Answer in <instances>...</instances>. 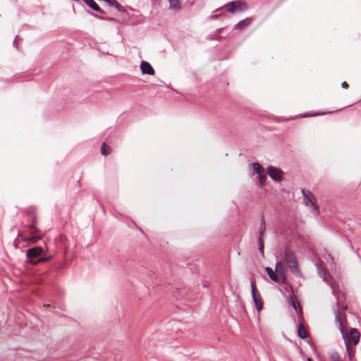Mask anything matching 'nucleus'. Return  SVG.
<instances>
[{
	"label": "nucleus",
	"mask_w": 361,
	"mask_h": 361,
	"mask_svg": "<svg viewBox=\"0 0 361 361\" xmlns=\"http://www.w3.org/2000/svg\"><path fill=\"white\" fill-rule=\"evenodd\" d=\"M336 322L338 323L339 330L342 334L343 338L344 339V336H347L348 339L350 340V343L352 345H355L358 344L360 338V334L359 331L356 328L350 329L349 333H346V331L343 325L341 313L339 308H337L334 310Z\"/></svg>",
	"instance_id": "nucleus-1"
},
{
	"label": "nucleus",
	"mask_w": 361,
	"mask_h": 361,
	"mask_svg": "<svg viewBox=\"0 0 361 361\" xmlns=\"http://www.w3.org/2000/svg\"><path fill=\"white\" fill-rule=\"evenodd\" d=\"M248 8V5L243 0H236L228 2L224 6L216 8L215 11H214V13L225 10L231 14H235L237 13L244 12L247 11Z\"/></svg>",
	"instance_id": "nucleus-2"
},
{
	"label": "nucleus",
	"mask_w": 361,
	"mask_h": 361,
	"mask_svg": "<svg viewBox=\"0 0 361 361\" xmlns=\"http://www.w3.org/2000/svg\"><path fill=\"white\" fill-rule=\"evenodd\" d=\"M284 257L285 262L288 266L292 274L295 276H298L300 270L297 257L293 251L289 247H286L284 249Z\"/></svg>",
	"instance_id": "nucleus-3"
},
{
	"label": "nucleus",
	"mask_w": 361,
	"mask_h": 361,
	"mask_svg": "<svg viewBox=\"0 0 361 361\" xmlns=\"http://www.w3.org/2000/svg\"><path fill=\"white\" fill-rule=\"evenodd\" d=\"M47 250L41 246H35L27 249L25 252V256L27 259V262L33 266L38 265V263H37L38 258L45 254Z\"/></svg>",
	"instance_id": "nucleus-4"
},
{
	"label": "nucleus",
	"mask_w": 361,
	"mask_h": 361,
	"mask_svg": "<svg viewBox=\"0 0 361 361\" xmlns=\"http://www.w3.org/2000/svg\"><path fill=\"white\" fill-rule=\"evenodd\" d=\"M251 286V295L253 302L255 305V308L257 311H261L263 309V301L259 292L258 291L255 279H252L250 281Z\"/></svg>",
	"instance_id": "nucleus-5"
},
{
	"label": "nucleus",
	"mask_w": 361,
	"mask_h": 361,
	"mask_svg": "<svg viewBox=\"0 0 361 361\" xmlns=\"http://www.w3.org/2000/svg\"><path fill=\"white\" fill-rule=\"evenodd\" d=\"M302 194L304 198V202L307 206L311 205L314 212H319V207L317 205L316 200L313 194L310 191L305 189L302 190Z\"/></svg>",
	"instance_id": "nucleus-6"
},
{
	"label": "nucleus",
	"mask_w": 361,
	"mask_h": 361,
	"mask_svg": "<svg viewBox=\"0 0 361 361\" xmlns=\"http://www.w3.org/2000/svg\"><path fill=\"white\" fill-rule=\"evenodd\" d=\"M28 214L30 216V224L28 226V231L30 234H37L39 232V228L36 226L37 216L35 214V209L33 207H30L27 211Z\"/></svg>",
	"instance_id": "nucleus-7"
},
{
	"label": "nucleus",
	"mask_w": 361,
	"mask_h": 361,
	"mask_svg": "<svg viewBox=\"0 0 361 361\" xmlns=\"http://www.w3.org/2000/svg\"><path fill=\"white\" fill-rule=\"evenodd\" d=\"M267 173L269 177L276 182L281 180L283 172L280 169L274 166H269L267 169Z\"/></svg>",
	"instance_id": "nucleus-8"
},
{
	"label": "nucleus",
	"mask_w": 361,
	"mask_h": 361,
	"mask_svg": "<svg viewBox=\"0 0 361 361\" xmlns=\"http://www.w3.org/2000/svg\"><path fill=\"white\" fill-rule=\"evenodd\" d=\"M254 20L253 17H247L236 23L233 27V30H245L252 24Z\"/></svg>",
	"instance_id": "nucleus-9"
},
{
	"label": "nucleus",
	"mask_w": 361,
	"mask_h": 361,
	"mask_svg": "<svg viewBox=\"0 0 361 361\" xmlns=\"http://www.w3.org/2000/svg\"><path fill=\"white\" fill-rule=\"evenodd\" d=\"M344 342H345V348L347 350L348 358L350 361H353V359L355 353V350L351 345L350 340L348 339V338L346 335L344 336Z\"/></svg>",
	"instance_id": "nucleus-10"
},
{
	"label": "nucleus",
	"mask_w": 361,
	"mask_h": 361,
	"mask_svg": "<svg viewBox=\"0 0 361 361\" xmlns=\"http://www.w3.org/2000/svg\"><path fill=\"white\" fill-rule=\"evenodd\" d=\"M140 69L142 71V74L153 75L155 73V71L152 65L149 62L145 61H142L140 63Z\"/></svg>",
	"instance_id": "nucleus-11"
},
{
	"label": "nucleus",
	"mask_w": 361,
	"mask_h": 361,
	"mask_svg": "<svg viewBox=\"0 0 361 361\" xmlns=\"http://www.w3.org/2000/svg\"><path fill=\"white\" fill-rule=\"evenodd\" d=\"M32 236H30V237H27V236H25L23 235H21V234H18V239H20L21 240H23L25 242H28V243H37V241H39L41 238H42V236H38V235H35V234H32Z\"/></svg>",
	"instance_id": "nucleus-12"
},
{
	"label": "nucleus",
	"mask_w": 361,
	"mask_h": 361,
	"mask_svg": "<svg viewBox=\"0 0 361 361\" xmlns=\"http://www.w3.org/2000/svg\"><path fill=\"white\" fill-rule=\"evenodd\" d=\"M265 271L269 275V278L274 282H279L281 279L280 275L276 274L269 267L265 268Z\"/></svg>",
	"instance_id": "nucleus-13"
},
{
	"label": "nucleus",
	"mask_w": 361,
	"mask_h": 361,
	"mask_svg": "<svg viewBox=\"0 0 361 361\" xmlns=\"http://www.w3.org/2000/svg\"><path fill=\"white\" fill-rule=\"evenodd\" d=\"M298 336L302 339H305L308 336L307 331H306L302 323H300L298 326Z\"/></svg>",
	"instance_id": "nucleus-14"
},
{
	"label": "nucleus",
	"mask_w": 361,
	"mask_h": 361,
	"mask_svg": "<svg viewBox=\"0 0 361 361\" xmlns=\"http://www.w3.org/2000/svg\"><path fill=\"white\" fill-rule=\"evenodd\" d=\"M291 305L295 309L297 314H298L300 319H303L302 307L300 304L297 305V303L293 298H291Z\"/></svg>",
	"instance_id": "nucleus-15"
},
{
	"label": "nucleus",
	"mask_w": 361,
	"mask_h": 361,
	"mask_svg": "<svg viewBox=\"0 0 361 361\" xmlns=\"http://www.w3.org/2000/svg\"><path fill=\"white\" fill-rule=\"evenodd\" d=\"M283 263V261L278 262L276 264V271L278 272V274L281 277L283 283L286 282V276L284 274L283 268L281 266V264Z\"/></svg>",
	"instance_id": "nucleus-16"
},
{
	"label": "nucleus",
	"mask_w": 361,
	"mask_h": 361,
	"mask_svg": "<svg viewBox=\"0 0 361 361\" xmlns=\"http://www.w3.org/2000/svg\"><path fill=\"white\" fill-rule=\"evenodd\" d=\"M224 28H219L216 29L213 33H210L207 36V40H214V39H219V35L222 32Z\"/></svg>",
	"instance_id": "nucleus-17"
},
{
	"label": "nucleus",
	"mask_w": 361,
	"mask_h": 361,
	"mask_svg": "<svg viewBox=\"0 0 361 361\" xmlns=\"http://www.w3.org/2000/svg\"><path fill=\"white\" fill-rule=\"evenodd\" d=\"M266 228H267L266 221H265V219H264V214H262V215H261L260 226H259L258 234H259L260 235H264V234L265 233V231H266Z\"/></svg>",
	"instance_id": "nucleus-18"
},
{
	"label": "nucleus",
	"mask_w": 361,
	"mask_h": 361,
	"mask_svg": "<svg viewBox=\"0 0 361 361\" xmlns=\"http://www.w3.org/2000/svg\"><path fill=\"white\" fill-rule=\"evenodd\" d=\"M53 258V255H45V254H44L41 255L40 257L38 258L37 263H38V264H43L51 260Z\"/></svg>",
	"instance_id": "nucleus-19"
},
{
	"label": "nucleus",
	"mask_w": 361,
	"mask_h": 361,
	"mask_svg": "<svg viewBox=\"0 0 361 361\" xmlns=\"http://www.w3.org/2000/svg\"><path fill=\"white\" fill-rule=\"evenodd\" d=\"M169 2V8L173 10H180V3L179 0H168Z\"/></svg>",
	"instance_id": "nucleus-20"
},
{
	"label": "nucleus",
	"mask_w": 361,
	"mask_h": 361,
	"mask_svg": "<svg viewBox=\"0 0 361 361\" xmlns=\"http://www.w3.org/2000/svg\"><path fill=\"white\" fill-rule=\"evenodd\" d=\"M252 166L254 173H256L257 175H259V173H261L263 171H264V169L259 163H257V162L252 163Z\"/></svg>",
	"instance_id": "nucleus-21"
},
{
	"label": "nucleus",
	"mask_w": 361,
	"mask_h": 361,
	"mask_svg": "<svg viewBox=\"0 0 361 361\" xmlns=\"http://www.w3.org/2000/svg\"><path fill=\"white\" fill-rule=\"evenodd\" d=\"M91 9L95 11L99 6L94 0H82Z\"/></svg>",
	"instance_id": "nucleus-22"
},
{
	"label": "nucleus",
	"mask_w": 361,
	"mask_h": 361,
	"mask_svg": "<svg viewBox=\"0 0 361 361\" xmlns=\"http://www.w3.org/2000/svg\"><path fill=\"white\" fill-rule=\"evenodd\" d=\"M101 154L102 155L106 156L110 153L111 148L107 146L106 142H103L101 146Z\"/></svg>",
	"instance_id": "nucleus-23"
},
{
	"label": "nucleus",
	"mask_w": 361,
	"mask_h": 361,
	"mask_svg": "<svg viewBox=\"0 0 361 361\" xmlns=\"http://www.w3.org/2000/svg\"><path fill=\"white\" fill-rule=\"evenodd\" d=\"M258 178L260 185L263 186L265 184L266 180L267 179V175L265 174L264 171H263L261 173H259Z\"/></svg>",
	"instance_id": "nucleus-24"
},
{
	"label": "nucleus",
	"mask_w": 361,
	"mask_h": 361,
	"mask_svg": "<svg viewBox=\"0 0 361 361\" xmlns=\"http://www.w3.org/2000/svg\"><path fill=\"white\" fill-rule=\"evenodd\" d=\"M92 15L93 16H94L95 18H97L100 20H107V21H110V22H115L116 20L114 18H111V17H102V16H98L97 14H94L92 13Z\"/></svg>",
	"instance_id": "nucleus-25"
},
{
	"label": "nucleus",
	"mask_w": 361,
	"mask_h": 361,
	"mask_svg": "<svg viewBox=\"0 0 361 361\" xmlns=\"http://www.w3.org/2000/svg\"><path fill=\"white\" fill-rule=\"evenodd\" d=\"M330 359H331V361H343V360L340 357L339 354L336 352L333 353L330 355Z\"/></svg>",
	"instance_id": "nucleus-26"
},
{
	"label": "nucleus",
	"mask_w": 361,
	"mask_h": 361,
	"mask_svg": "<svg viewBox=\"0 0 361 361\" xmlns=\"http://www.w3.org/2000/svg\"><path fill=\"white\" fill-rule=\"evenodd\" d=\"M116 10L121 13H126V10L125 8V7L123 6H122L121 4H119L118 2L116 3V6H114Z\"/></svg>",
	"instance_id": "nucleus-27"
},
{
	"label": "nucleus",
	"mask_w": 361,
	"mask_h": 361,
	"mask_svg": "<svg viewBox=\"0 0 361 361\" xmlns=\"http://www.w3.org/2000/svg\"><path fill=\"white\" fill-rule=\"evenodd\" d=\"M310 348H312L314 354L317 356V358H319V361H322V360L319 358V354L317 350L316 346L314 344L310 343Z\"/></svg>",
	"instance_id": "nucleus-28"
},
{
	"label": "nucleus",
	"mask_w": 361,
	"mask_h": 361,
	"mask_svg": "<svg viewBox=\"0 0 361 361\" xmlns=\"http://www.w3.org/2000/svg\"><path fill=\"white\" fill-rule=\"evenodd\" d=\"M106 2L110 6L114 7L118 2L116 0H106L104 1Z\"/></svg>",
	"instance_id": "nucleus-29"
},
{
	"label": "nucleus",
	"mask_w": 361,
	"mask_h": 361,
	"mask_svg": "<svg viewBox=\"0 0 361 361\" xmlns=\"http://www.w3.org/2000/svg\"><path fill=\"white\" fill-rule=\"evenodd\" d=\"M257 243H258V245H263L264 244L263 235H260L259 234V235L257 237Z\"/></svg>",
	"instance_id": "nucleus-30"
},
{
	"label": "nucleus",
	"mask_w": 361,
	"mask_h": 361,
	"mask_svg": "<svg viewBox=\"0 0 361 361\" xmlns=\"http://www.w3.org/2000/svg\"><path fill=\"white\" fill-rule=\"evenodd\" d=\"M219 16H220V14L219 15L212 14L208 17V20H216L219 17Z\"/></svg>",
	"instance_id": "nucleus-31"
},
{
	"label": "nucleus",
	"mask_w": 361,
	"mask_h": 361,
	"mask_svg": "<svg viewBox=\"0 0 361 361\" xmlns=\"http://www.w3.org/2000/svg\"><path fill=\"white\" fill-rule=\"evenodd\" d=\"M259 246V250L261 252L262 255L264 256V245H258Z\"/></svg>",
	"instance_id": "nucleus-32"
},
{
	"label": "nucleus",
	"mask_w": 361,
	"mask_h": 361,
	"mask_svg": "<svg viewBox=\"0 0 361 361\" xmlns=\"http://www.w3.org/2000/svg\"><path fill=\"white\" fill-rule=\"evenodd\" d=\"M18 39H19V37H18V35H17V36L16 37V38L14 39L13 42V45L16 48H17V49H18V43H17V41H18Z\"/></svg>",
	"instance_id": "nucleus-33"
},
{
	"label": "nucleus",
	"mask_w": 361,
	"mask_h": 361,
	"mask_svg": "<svg viewBox=\"0 0 361 361\" xmlns=\"http://www.w3.org/2000/svg\"><path fill=\"white\" fill-rule=\"evenodd\" d=\"M94 11H96V12H97V13H99L100 14H105L106 13L105 11L103 9H102L99 6H98L97 9H96Z\"/></svg>",
	"instance_id": "nucleus-34"
},
{
	"label": "nucleus",
	"mask_w": 361,
	"mask_h": 361,
	"mask_svg": "<svg viewBox=\"0 0 361 361\" xmlns=\"http://www.w3.org/2000/svg\"><path fill=\"white\" fill-rule=\"evenodd\" d=\"M332 293H333V295H336V300H337V305H338V304L340 302V298H339V296H338V295L336 294V291H335V290H334V289H333V292H332Z\"/></svg>",
	"instance_id": "nucleus-35"
},
{
	"label": "nucleus",
	"mask_w": 361,
	"mask_h": 361,
	"mask_svg": "<svg viewBox=\"0 0 361 361\" xmlns=\"http://www.w3.org/2000/svg\"><path fill=\"white\" fill-rule=\"evenodd\" d=\"M341 87L343 88L347 89V88H348L349 85L346 82L344 81L341 83Z\"/></svg>",
	"instance_id": "nucleus-36"
},
{
	"label": "nucleus",
	"mask_w": 361,
	"mask_h": 361,
	"mask_svg": "<svg viewBox=\"0 0 361 361\" xmlns=\"http://www.w3.org/2000/svg\"><path fill=\"white\" fill-rule=\"evenodd\" d=\"M192 77H193V78H194L197 81H198V80H199V79H198V76H197V73H196V72H193V73H192Z\"/></svg>",
	"instance_id": "nucleus-37"
},
{
	"label": "nucleus",
	"mask_w": 361,
	"mask_h": 361,
	"mask_svg": "<svg viewBox=\"0 0 361 361\" xmlns=\"http://www.w3.org/2000/svg\"><path fill=\"white\" fill-rule=\"evenodd\" d=\"M44 307H50V305H49V304H48V305H44Z\"/></svg>",
	"instance_id": "nucleus-38"
},
{
	"label": "nucleus",
	"mask_w": 361,
	"mask_h": 361,
	"mask_svg": "<svg viewBox=\"0 0 361 361\" xmlns=\"http://www.w3.org/2000/svg\"><path fill=\"white\" fill-rule=\"evenodd\" d=\"M307 361H312V358H310V357H308V358L307 359Z\"/></svg>",
	"instance_id": "nucleus-39"
},
{
	"label": "nucleus",
	"mask_w": 361,
	"mask_h": 361,
	"mask_svg": "<svg viewBox=\"0 0 361 361\" xmlns=\"http://www.w3.org/2000/svg\"><path fill=\"white\" fill-rule=\"evenodd\" d=\"M308 116H309V115H307V114H304V115H302V117H308Z\"/></svg>",
	"instance_id": "nucleus-40"
},
{
	"label": "nucleus",
	"mask_w": 361,
	"mask_h": 361,
	"mask_svg": "<svg viewBox=\"0 0 361 361\" xmlns=\"http://www.w3.org/2000/svg\"><path fill=\"white\" fill-rule=\"evenodd\" d=\"M137 228H138L141 232H142V228H139L137 226Z\"/></svg>",
	"instance_id": "nucleus-41"
},
{
	"label": "nucleus",
	"mask_w": 361,
	"mask_h": 361,
	"mask_svg": "<svg viewBox=\"0 0 361 361\" xmlns=\"http://www.w3.org/2000/svg\"><path fill=\"white\" fill-rule=\"evenodd\" d=\"M319 115V114H314L313 116Z\"/></svg>",
	"instance_id": "nucleus-42"
},
{
	"label": "nucleus",
	"mask_w": 361,
	"mask_h": 361,
	"mask_svg": "<svg viewBox=\"0 0 361 361\" xmlns=\"http://www.w3.org/2000/svg\"><path fill=\"white\" fill-rule=\"evenodd\" d=\"M75 1H79V0H74Z\"/></svg>",
	"instance_id": "nucleus-43"
}]
</instances>
